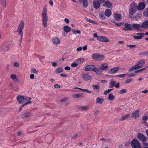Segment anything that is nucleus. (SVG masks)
I'll return each instance as SVG.
<instances>
[{
	"label": "nucleus",
	"mask_w": 148,
	"mask_h": 148,
	"mask_svg": "<svg viewBox=\"0 0 148 148\" xmlns=\"http://www.w3.org/2000/svg\"><path fill=\"white\" fill-rule=\"evenodd\" d=\"M47 8L46 7H44L43 9L42 16V25L45 27H46L47 26V23L48 19L47 15Z\"/></svg>",
	"instance_id": "nucleus-1"
},
{
	"label": "nucleus",
	"mask_w": 148,
	"mask_h": 148,
	"mask_svg": "<svg viewBox=\"0 0 148 148\" xmlns=\"http://www.w3.org/2000/svg\"><path fill=\"white\" fill-rule=\"evenodd\" d=\"M145 61L143 59H141L136 64L130 68L129 71H131L136 69H139L142 67V66L145 64Z\"/></svg>",
	"instance_id": "nucleus-2"
},
{
	"label": "nucleus",
	"mask_w": 148,
	"mask_h": 148,
	"mask_svg": "<svg viewBox=\"0 0 148 148\" xmlns=\"http://www.w3.org/2000/svg\"><path fill=\"white\" fill-rule=\"evenodd\" d=\"M131 144L132 148H141L140 142L136 139L132 140Z\"/></svg>",
	"instance_id": "nucleus-3"
},
{
	"label": "nucleus",
	"mask_w": 148,
	"mask_h": 148,
	"mask_svg": "<svg viewBox=\"0 0 148 148\" xmlns=\"http://www.w3.org/2000/svg\"><path fill=\"white\" fill-rule=\"evenodd\" d=\"M137 5L136 3H131L130 5L129 10V14L130 15H133L136 12Z\"/></svg>",
	"instance_id": "nucleus-4"
},
{
	"label": "nucleus",
	"mask_w": 148,
	"mask_h": 148,
	"mask_svg": "<svg viewBox=\"0 0 148 148\" xmlns=\"http://www.w3.org/2000/svg\"><path fill=\"white\" fill-rule=\"evenodd\" d=\"M93 59L96 60L98 61H100L103 60L104 56L103 55L98 54L97 53H94L92 55Z\"/></svg>",
	"instance_id": "nucleus-5"
},
{
	"label": "nucleus",
	"mask_w": 148,
	"mask_h": 148,
	"mask_svg": "<svg viewBox=\"0 0 148 148\" xmlns=\"http://www.w3.org/2000/svg\"><path fill=\"white\" fill-rule=\"evenodd\" d=\"M137 138L142 143L144 142L147 140V138L143 134L139 133L137 135Z\"/></svg>",
	"instance_id": "nucleus-6"
},
{
	"label": "nucleus",
	"mask_w": 148,
	"mask_h": 148,
	"mask_svg": "<svg viewBox=\"0 0 148 148\" xmlns=\"http://www.w3.org/2000/svg\"><path fill=\"white\" fill-rule=\"evenodd\" d=\"M25 96L18 95L16 97V99L19 104H21L25 102Z\"/></svg>",
	"instance_id": "nucleus-7"
},
{
	"label": "nucleus",
	"mask_w": 148,
	"mask_h": 148,
	"mask_svg": "<svg viewBox=\"0 0 148 148\" xmlns=\"http://www.w3.org/2000/svg\"><path fill=\"white\" fill-rule=\"evenodd\" d=\"M125 27L123 28V29L125 31H131L133 30L132 28V25L129 23H125L124 25Z\"/></svg>",
	"instance_id": "nucleus-8"
},
{
	"label": "nucleus",
	"mask_w": 148,
	"mask_h": 148,
	"mask_svg": "<svg viewBox=\"0 0 148 148\" xmlns=\"http://www.w3.org/2000/svg\"><path fill=\"white\" fill-rule=\"evenodd\" d=\"M95 66L93 65H89L86 66L85 68L86 71H94L95 69Z\"/></svg>",
	"instance_id": "nucleus-9"
},
{
	"label": "nucleus",
	"mask_w": 148,
	"mask_h": 148,
	"mask_svg": "<svg viewBox=\"0 0 148 148\" xmlns=\"http://www.w3.org/2000/svg\"><path fill=\"white\" fill-rule=\"evenodd\" d=\"M139 111L138 110H136L132 113V117L134 119H137L139 117L140 115L139 114Z\"/></svg>",
	"instance_id": "nucleus-10"
},
{
	"label": "nucleus",
	"mask_w": 148,
	"mask_h": 148,
	"mask_svg": "<svg viewBox=\"0 0 148 148\" xmlns=\"http://www.w3.org/2000/svg\"><path fill=\"white\" fill-rule=\"evenodd\" d=\"M100 3L97 0H95L93 1L94 8L96 9H98L100 6Z\"/></svg>",
	"instance_id": "nucleus-11"
},
{
	"label": "nucleus",
	"mask_w": 148,
	"mask_h": 148,
	"mask_svg": "<svg viewBox=\"0 0 148 148\" xmlns=\"http://www.w3.org/2000/svg\"><path fill=\"white\" fill-rule=\"evenodd\" d=\"M97 40L103 42H108L109 40L106 37L103 36H100L97 38Z\"/></svg>",
	"instance_id": "nucleus-12"
},
{
	"label": "nucleus",
	"mask_w": 148,
	"mask_h": 148,
	"mask_svg": "<svg viewBox=\"0 0 148 148\" xmlns=\"http://www.w3.org/2000/svg\"><path fill=\"white\" fill-rule=\"evenodd\" d=\"M119 67H115L108 71V73L109 74L115 73L119 71Z\"/></svg>",
	"instance_id": "nucleus-13"
},
{
	"label": "nucleus",
	"mask_w": 148,
	"mask_h": 148,
	"mask_svg": "<svg viewBox=\"0 0 148 148\" xmlns=\"http://www.w3.org/2000/svg\"><path fill=\"white\" fill-rule=\"evenodd\" d=\"M52 41L53 43L55 45H57L60 44V42L59 39L56 37H53Z\"/></svg>",
	"instance_id": "nucleus-14"
},
{
	"label": "nucleus",
	"mask_w": 148,
	"mask_h": 148,
	"mask_svg": "<svg viewBox=\"0 0 148 148\" xmlns=\"http://www.w3.org/2000/svg\"><path fill=\"white\" fill-rule=\"evenodd\" d=\"M103 6L105 7L110 8L112 7V4L110 1L107 0L105 1L103 4Z\"/></svg>",
	"instance_id": "nucleus-15"
},
{
	"label": "nucleus",
	"mask_w": 148,
	"mask_h": 148,
	"mask_svg": "<svg viewBox=\"0 0 148 148\" xmlns=\"http://www.w3.org/2000/svg\"><path fill=\"white\" fill-rule=\"evenodd\" d=\"M32 114L31 112L24 113L21 115V119H25L29 116H32Z\"/></svg>",
	"instance_id": "nucleus-16"
},
{
	"label": "nucleus",
	"mask_w": 148,
	"mask_h": 148,
	"mask_svg": "<svg viewBox=\"0 0 148 148\" xmlns=\"http://www.w3.org/2000/svg\"><path fill=\"white\" fill-rule=\"evenodd\" d=\"M82 78L85 81L90 80L91 79V77L88 74H84L82 76Z\"/></svg>",
	"instance_id": "nucleus-17"
},
{
	"label": "nucleus",
	"mask_w": 148,
	"mask_h": 148,
	"mask_svg": "<svg viewBox=\"0 0 148 148\" xmlns=\"http://www.w3.org/2000/svg\"><path fill=\"white\" fill-rule=\"evenodd\" d=\"M108 67V64L107 63H103L101 64L100 69L102 71L105 70Z\"/></svg>",
	"instance_id": "nucleus-18"
},
{
	"label": "nucleus",
	"mask_w": 148,
	"mask_h": 148,
	"mask_svg": "<svg viewBox=\"0 0 148 148\" xmlns=\"http://www.w3.org/2000/svg\"><path fill=\"white\" fill-rule=\"evenodd\" d=\"M145 6V4L144 2H141L138 5V9L139 10H142L144 9Z\"/></svg>",
	"instance_id": "nucleus-19"
},
{
	"label": "nucleus",
	"mask_w": 148,
	"mask_h": 148,
	"mask_svg": "<svg viewBox=\"0 0 148 148\" xmlns=\"http://www.w3.org/2000/svg\"><path fill=\"white\" fill-rule=\"evenodd\" d=\"M141 28L147 29L148 28V20L144 21L141 25Z\"/></svg>",
	"instance_id": "nucleus-20"
},
{
	"label": "nucleus",
	"mask_w": 148,
	"mask_h": 148,
	"mask_svg": "<svg viewBox=\"0 0 148 148\" xmlns=\"http://www.w3.org/2000/svg\"><path fill=\"white\" fill-rule=\"evenodd\" d=\"M83 61L84 60L82 58H80L77 59L76 62L75 63V67L77 66L78 64H81Z\"/></svg>",
	"instance_id": "nucleus-21"
},
{
	"label": "nucleus",
	"mask_w": 148,
	"mask_h": 148,
	"mask_svg": "<svg viewBox=\"0 0 148 148\" xmlns=\"http://www.w3.org/2000/svg\"><path fill=\"white\" fill-rule=\"evenodd\" d=\"M71 30V28L68 26H65L63 27V30L66 33L69 32Z\"/></svg>",
	"instance_id": "nucleus-22"
},
{
	"label": "nucleus",
	"mask_w": 148,
	"mask_h": 148,
	"mask_svg": "<svg viewBox=\"0 0 148 148\" xmlns=\"http://www.w3.org/2000/svg\"><path fill=\"white\" fill-rule=\"evenodd\" d=\"M114 18L116 20L120 21L121 19V16L120 14L115 13L114 14Z\"/></svg>",
	"instance_id": "nucleus-23"
},
{
	"label": "nucleus",
	"mask_w": 148,
	"mask_h": 148,
	"mask_svg": "<svg viewBox=\"0 0 148 148\" xmlns=\"http://www.w3.org/2000/svg\"><path fill=\"white\" fill-rule=\"evenodd\" d=\"M24 25V22L23 21H21L17 29L22 30L23 28Z\"/></svg>",
	"instance_id": "nucleus-24"
},
{
	"label": "nucleus",
	"mask_w": 148,
	"mask_h": 148,
	"mask_svg": "<svg viewBox=\"0 0 148 148\" xmlns=\"http://www.w3.org/2000/svg\"><path fill=\"white\" fill-rule=\"evenodd\" d=\"M132 27H134L136 30H139L141 28L140 25L137 24H134L132 25Z\"/></svg>",
	"instance_id": "nucleus-25"
},
{
	"label": "nucleus",
	"mask_w": 148,
	"mask_h": 148,
	"mask_svg": "<svg viewBox=\"0 0 148 148\" xmlns=\"http://www.w3.org/2000/svg\"><path fill=\"white\" fill-rule=\"evenodd\" d=\"M103 99L99 97H97L96 99V103L101 104L103 101Z\"/></svg>",
	"instance_id": "nucleus-26"
},
{
	"label": "nucleus",
	"mask_w": 148,
	"mask_h": 148,
	"mask_svg": "<svg viewBox=\"0 0 148 148\" xmlns=\"http://www.w3.org/2000/svg\"><path fill=\"white\" fill-rule=\"evenodd\" d=\"M111 13L110 10L109 9H106L105 12V15L108 17L111 15Z\"/></svg>",
	"instance_id": "nucleus-27"
},
{
	"label": "nucleus",
	"mask_w": 148,
	"mask_h": 148,
	"mask_svg": "<svg viewBox=\"0 0 148 148\" xmlns=\"http://www.w3.org/2000/svg\"><path fill=\"white\" fill-rule=\"evenodd\" d=\"M93 71L95 72L98 75H100L102 72V70H101L100 68H96L95 67V69Z\"/></svg>",
	"instance_id": "nucleus-28"
},
{
	"label": "nucleus",
	"mask_w": 148,
	"mask_h": 148,
	"mask_svg": "<svg viewBox=\"0 0 148 148\" xmlns=\"http://www.w3.org/2000/svg\"><path fill=\"white\" fill-rule=\"evenodd\" d=\"M130 117V114H126L122 116V118L120 119V121H123L124 120L127 119Z\"/></svg>",
	"instance_id": "nucleus-29"
},
{
	"label": "nucleus",
	"mask_w": 148,
	"mask_h": 148,
	"mask_svg": "<svg viewBox=\"0 0 148 148\" xmlns=\"http://www.w3.org/2000/svg\"><path fill=\"white\" fill-rule=\"evenodd\" d=\"M115 98L114 96L112 93H110L108 95V96L107 98L108 100L109 101L113 100Z\"/></svg>",
	"instance_id": "nucleus-30"
},
{
	"label": "nucleus",
	"mask_w": 148,
	"mask_h": 148,
	"mask_svg": "<svg viewBox=\"0 0 148 148\" xmlns=\"http://www.w3.org/2000/svg\"><path fill=\"white\" fill-rule=\"evenodd\" d=\"M116 83L115 81L111 80L109 84L110 85L109 87L110 88L113 87L115 85Z\"/></svg>",
	"instance_id": "nucleus-31"
},
{
	"label": "nucleus",
	"mask_w": 148,
	"mask_h": 148,
	"mask_svg": "<svg viewBox=\"0 0 148 148\" xmlns=\"http://www.w3.org/2000/svg\"><path fill=\"white\" fill-rule=\"evenodd\" d=\"M63 70L62 67H60L56 69L55 71V73H59L62 72Z\"/></svg>",
	"instance_id": "nucleus-32"
},
{
	"label": "nucleus",
	"mask_w": 148,
	"mask_h": 148,
	"mask_svg": "<svg viewBox=\"0 0 148 148\" xmlns=\"http://www.w3.org/2000/svg\"><path fill=\"white\" fill-rule=\"evenodd\" d=\"M1 5L5 8L6 6V2L5 0H0Z\"/></svg>",
	"instance_id": "nucleus-33"
},
{
	"label": "nucleus",
	"mask_w": 148,
	"mask_h": 148,
	"mask_svg": "<svg viewBox=\"0 0 148 148\" xmlns=\"http://www.w3.org/2000/svg\"><path fill=\"white\" fill-rule=\"evenodd\" d=\"M10 49V46L9 45H7L5 47L1 50V51H7Z\"/></svg>",
	"instance_id": "nucleus-34"
},
{
	"label": "nucleus",
	"mask_w": 148,
	"mask_h": 148,
	"mask_svg": "<svg viewBox=\"0 0 148 148\" xmlns=\"http://www.w3.org/2000/svg\"><path fill=\"white\" fill-rule=\"evenodd\" d=\"M10 77L13 80H15L16 79L17 80H18L17 76L15 74H12L11 75H10Z\"/></svg>",
	"instance_id": "nucleus-35"
},
{
	"label": "nucleus",
	"mask_w": 148,
	"mask_h": 148,
	"mask_svg": "<svg viewBox=\"0 0 148 148\" xmlns=\"http://www.w3.org/2000/svg\"><path fill=\"white\" fill-rule=\"evenodd\" d=\"M127 92V90L125 89H124L121 90L119 92V94H123L126 93Z\"/></svg>",
	"instance_id": "nucleus-36"
},
{
	"label": "nucleus",
	"mask_w": 148,
	"mask_h": 148,
	"mask_svg": "<svg viewBox=\"0 0 148 148\" xmlns=\"http://www.w3.org/2000/svg\"><path fill=\"white\" fill-rule=\"evenodd\" d=\"M83 7L84 8H86L88 7V3L87 0L82 3Z\"/></svg>",
	"instance_id": "nucleus-37"
},
{
	"label": "nucleus",
	"mask_w": 148,
	"mask_h": 148,
	"mask_svg": "<svg viewBox=\"0 0 148 148\" xmlns=\"http://www.w3.org/2000/svg\"><path fill=\"white\" fill-rule=\"evenodd\" d=\"M143 15L145 16L148 17V8H146L143 12Z\"/></svg>",
	"instance_id": "nucleus-38"
},
{
	"label": "nucleus",
	"mask_w": 148,
	"mask_h": 148,
	"mask_svg": "<svg viewBox=\"0 0 148 148\" xmlns=\"http://www.w3.org/2000/svg\"><path fill=\"white\" fill-rule=\"evenodd\" d=\"M113 90V89H108V90H105L104 92V94L105 95H107L108 93L112 91Z\"/></svg>",
	"instance_id": "nucleus-39"
},
{
	"label": "nucleus",
	"mask_w": 148,
	"mask_h": 148,
	"mask_svg": "<svg viewBox=\"0 0 148 148\" xmlns=\"http://www.w3.org/2000/svg\"><path fill=\"white\" fill-rule=\"evenodd\" d=\"M83 96V95L81 93H79L75 94V98H80Z\"/></svg>",
	"instance_id": "nucleus-40"
},
{
	"label": "nucleus",
	"mask_w": 148,
	"mask_h": 148,
	"mask_svg": "<svg viewBox=\"0 0 148 148\" xmlns=\"http://www.w3.org/2000/svg\"><path fill=\"white\" fill-rule=\"evenodd\" d=\"M86 21L90 23H93V24H96V22L94 21V20H91L90 19L88 18H86Z\"/></svg>",
	"instance_id": "nucleus-41"
},
{
	"label": "nucleus",
	"mask_w": 148,
	"mask_h": 148,
	"mask_svg": "<svg viewBox=\"0 0 148 148\" xmlns=\"http://www.w3.org/2000/svg\"><path fill=\"white\" fill-rule=\"evenodd\" d=\"M139 55H144L146 56H148V51H143L139 53Z\"/></svg>",
	"instance_id": "nucleus-42"
},
{
	"label": "nucleus",
	"mask_w": 148,
	"mask_h": 148,
	"mask_svg": "<svg viewBox=\"0 0 148 148\" xmlns=\"http://www.w3.org/2000/svg\"><path fill=\"white\" fill-rule=\"evenodd\" d=\"M75 89H79L82 90L83 91H85V92H87L88 93H91V92L89 91V90H87V89H81V88H78L77 87H76V88L75 87Z\"/></svg>",
	"instance_id": "nucleus-43"
},
{
	"label": "nucleus",
	"mask_w": 148,
	"mask_h": 148,
	"mask_svg": "<svg viewBox=\"0 0 148 148\" xmlns=\"http://www.w3.org/2000/svg\"><path fill=\"white\" fill-rule=\"evenodd\" d=\"M126 74H119L118 75L116 76V77H119L120 78H123L126 76Z\"/></svg>",
	"instance_id": "nucleus-44"
},
{
	"label": "nucleus",
	"mask_w": 148,
	"mask_h": 148,
	"mask_svg": "<svg viewBox=\"0 0 148 148\" xmlns=\"http://www.w3.org/2000/svg\"><path fill=\"white\" fill-rule=\"evenodd\" d=\"M18 30V32L19 33V35L21 36V38H22L23 37V33L22 30Z\"/></svg>",
	"instance_id": "nucleus-45"
},
{
	"label": "nucleus",
	"mask_w": 148,
	"mask_h": 148,
	"mask_svg": "<svg viewBox=\"0 0 148 148\" xmlns=\"http://www.w3.org/2000/svg\"><path fill=\"white\" fill-rule=\"evenodd\" d=\"M31 72L35 74H37L38 73V71H36L35 69L33 68L31 69Z\"/></svg>",
	"instance_id": "nucleus-46"
},
{
	"label": "nucleus",
	"mask_w": 148,
	"mask_h": 148,
	"mask_svg": "<svg viewBox=\"0 0 148 148\" xmlns=\"http://www.w3.org/2000/svg\"><path fill=\"white\" fill-rule=\"evenodd\" d=\"M92 87L93 88L94 90L96 89L99 90L100 89L99 86L97 85H93Z\"/></svg>",
	"instance_id": "nucleus-47"
},
{
	"label": "nucleus",
	"mask_w": 148,
	"mask_h": 148,
	"mask_svg": "<svg viewBox=\"0 0 148 148\" xmlns=\"http://www.w3.org/2000/svg\"><path fill=\"white\" fill-rule=\"evenodd\" d=\"M146 69V68L145 67V68H143L142 69H139V70H137V71H134V73H138V72H141L142 71H143L145 70V69Z\"/></svg>",
	"instance_id": "nucleus-48"
},
{
	"label": "nucleus",
	"mask_w": 148,
	"mask_h": 148,
	"mask_svg": "<svg viewBox=\"0 0 148 148\" xmlns=\"http://www.w3.org/2000/svg\"><path fill=\"white\" fill-rule=\"evenodd\" d=\"M68 97H64V98H63L61 100H60V101L62 102H65L66 101H67V100H68Z\"/></svg>",
	"instance_id": "nucleus-49"
},
{
	"label": "nucleus",
	"mask_w": 148,
	"mask_h": 148,
	"mask_svg": "<svg viewBox=\"0 0 148 148\" xmlns=\"http://www.w3.org/2000/svg\"><path fill=\"white\" fill-rule=\"evenodd\" d=\"M132 80H133V79L132 78L127 79L125 80V83H127V84L129 83L132 82Z\"/></svg>",
	"instance_id": "nucleus-50"
},
{
	"label": "nucleus",
	"mask_w": 148,
	"mask_h": 148,
	"mask_svg": "<svg viewBox=\"0 0 148 148\" xmlns=\"http://www.w3.org/2000/svg\"><path fill=\"white\" fill-rule=\"evenodd\" d=\"M127 46L129 47L131 49L134 48L136 47V46L135 45H127Z\"/></svg>",
	"instance_id": "nucleus-51"
},
{
	"label": "nucleus",
	"mask_w": 148,
	"mask_h": 148,
	"mask_svg": "<svg viewBox=\"0 0 148 148\" xmlns=\"http://www.w3.org/2000/svg\"><path fill=\"white\" fill-rule=\"evenodd\" d=\"M143 37L141 36H134V38L135 39L139 40L141 39Z\"/></svg>",
	"instance_id": "nucleus-52"
},
{
	"label": "nucleus",
	"mask_w": 148,
	"mask_h": 148,
	"mask_svg": "<svg viewBox=\"0 0 148 148\" xmlns=\"http://www.w3.org/2000/svg\"><path fill=\"white\" fill-rule=\"evenodd\" d=\"M25 107V106L23 104L21 105L19 107V108L18 109V112H20L21 111L22 109Z\"/></svg>",
	"instance_id": "nucleus-53"
},
{
	"label": "nucleus",
	"mask_w": 148,
	"mask_h": 148,
	"mask_svg": "<svg viewBox=\"0 0 148 148\" xmlns=\"http://www.w3.org/2000/svg\"><path fill=\"white\" fill-rule=\"evenodd\" d=\"M123 25V23L122 22H120L118 23H115V25L117 26H120Z\"/></svg>",
	"instance_id": "nucleus-54"
},
{
	"label": "nucleus",
	"mask_w": 148,
	"mask_h": 148,
	"mask_svg": "<svg viewBox=\"0 0 148 148\" xmlns=\"http://www.w3.org/2000/svg\"><path fill=\"white\" fill-rule=\"evenodd\" d=\"M25 101H29L30 100H31V98L30 97H26L25 96Z\"/></svg>",
	"instance_id": "nucleus-55"
},
{
	"label": "nucleus",
	"mask_w": 148,
	"mask_h": 148,
	"mask_svg": "<svg viewBox=\"0 0 148 148\" xmlns=\"http://www.w3.org/2000/svg\"><path fill=\"white\" fill-rule=\"evenodd\" d=\"M32 103V102L31 101H27L26 103H24L23 104L25 106H26L28 104H30Z\"/></svg>",
	"instance_id": "nucleus-56"
},
{
	"label": "nucleus",
	"mask_w": 148,
	"mask_h": 148,
	"mask_svg": "<svg viewBox=\"0 0 148 148\" xmlns=\"http://www.w3.org/2000/svg\"><path fill=\"white\" fill-rule=\"evenodd\" d=\"M54 88H58L60 87V85H59L58 84H55L54 85Z\"/></svg>",
	"instance_id": "nucleus-57"
},
{
	"label": "nucleus",
	"mask_w": 148,
	"mask_h": 148,
	"mask_svg": "<svg viewBox=\"0 0 148 148\" xmlns=\"http://www.w3.org/2000/svg\"><path fill=\"white\" fill-rule=\"evenodd\" d=\"M126 75H128V76L129 77H132L134 76L135 75L134 74L130 73L129 74H126Z\"/></svg>",
	"instance_id": "nucleus-58"
},
{
	"label": "nucleus",
	"mask_w": 148,
	"mask_h": 148,
	"mask_svg": "<svg viewBox=\"0 0 148 148\" xmlns=\"http://www.w3.org/2000/svg\"><path fill=\"white\" fill-rule=\"evenodd\" d=\"M14 66L16 67H18L19 66V64L17 62H15L13 64Z\"/></svg>",
	"instance_id": "nucleus-59"
},
{
	"label": "nucleus",
	"mask_w": 148,
	"mask_h": 148,
	"mask_svg": "<svg viewBox=\"0 0 148 148\" xmlns=\"http://www.w3.org/2000/svg\"><path fill=\"white\" fill-rule=\"evenodd\" d=\"M88 108L86 106H83L81 107H80L79 110H85L86 109Z\"/></svg>",
	"instance_id": "nucleus-60"
},
{
	"label": "nucleus",
	"mask_w": 148,
	"mask_h": 148,
	"mask_svg": "<svg viewBox=\"0 0 148 148\" xmlns=\"http://www.w3.org/2000/svg\"><path fill=\"white\" fill-rule=\"evenodd\" d=\"M38 57L39 59V60L41 61L42 59L44 58H45V56H41L40 55H38Z\"/></svg>",
	"instance_id": "nucleus-61"
},
{
	"label": "nucleus",
	"mask_w": 148,
	"mask_h": 148,
	"mask_svg": "<svg viewBox=\"0 0 148 148\" xmlns=\"http://www.w3.org/2000/svg\"><path fill=\"white\" fill-rule=\"evenodd\" d=\"M148 119V117L147 116H143L142 118V119L143 121H146Z\"/></svg>",
	"instance_id": "nucleus-62"
},
{
	"label": "nucleus",
	"mask_w": 148,
	"mask_h": 148,
	"mask_svg": "<svg viewBox=\"0 0 148 148\" xmlns=\"http://www.w3.org/2000/svg\"><path fill=\"white\" fill-rule=\"evenodd\" d=\"M64 21L66 23L68 24L69 23V20L67 18H65L64 19Z\"/></svg>",
	"instance_id": "nucleus-63"
},
{
	"label": "nucleus",
	"mask_w": 148,
	"mask_h": 148,
	"mask_svg": "<svg viewBox=\"0 0 148 148\" xmlns=\"http://www.w3.org/2000/svg\"><path fill=\"white\" fill-rule=\"evenodd\" d=\"M64 69L66 70L69 71L71 69V68L69 66H66L64 67Z\"/></svg>",
	"instance_id": "nucleus-64"
}]
</instances>
